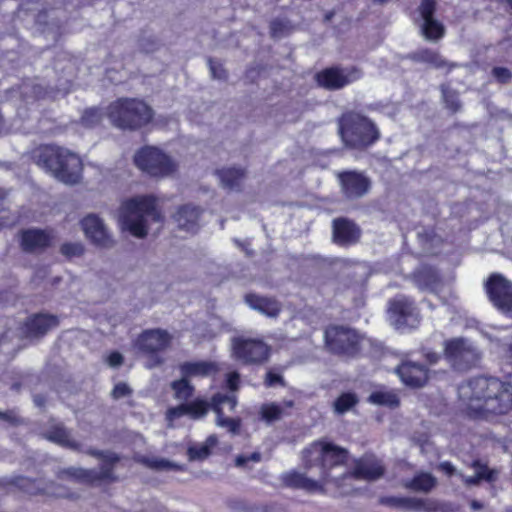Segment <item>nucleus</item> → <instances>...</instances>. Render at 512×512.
I'll list each match as a JSON object with an SVG mask.
<instances>
[{
    "label": "nucleus",
    "instance_id": "f257e3e1",
    "mask_svg": "<svg viewBox=\"0 0 512 512\" xmlns=\"http://www.w3.org/2000/svg\"><path fill=\"white\" fill-rule=\"evenodd\" d=\"M346 458V449L330 442H314L303 450L302 459L306 468L320 464L319 479L314 480L302 473L291 471L282 475V481L287 486L301 488L308 492H323L327 485H342L335 470L344 463Z\"/></svg>",
    "mask_w": 512,
    "mask_h": 512
},
{
    "label": "nucleus",
    "instance_id": "f03ea898",
    "mask_svg": "<svg viewBox=\"0 0 512 512\" xmlns=\"http://www.w3.org/2000/svg\"><path fill=\"white\" fill-rule=\"evenodd\" d=\"M469 410L479 414H505L512 410V385L494 377H477L458 388Z\"/></svg>",
    "mask_w": 512,
    "mask_h": 512
},
{
    "label": "nucleus",
    "instance_id": "7ed1b4c3",
    "mask_svg": "<svg viewBox=\"0 0 512 512\" xmlns=\"http://www.w3.org/2000/svg\"><path fill=\"white\" fill-rule=\"evenodd\" d=\"M163 214L158 208L156 197L142 195L124 201L119 209L121 229L132 236L145 238L150 229V223H162Z\"/></svg>",
    "mask_w": 512,
    "mask_h": 512
},
{
    "label": "nucleus",
    "instance_id": "20e7f679",
    "mask_svg": "<svg viewBox=\"0 0 512 512\" xmlns=\"http://www.w3.org/2000/svg\"><path fill=\"white\" fill-rule=\"evenodd\" d=\"M33 157L38 166L65 184H76L81 179L82 161L67 149L42 146L34 151Z\"/></svg>",
    "mask_w": 512,
    "mask_h": 512
},
{
    "label": "nucleus",
    "instance_id": "39448f33",
    "mask_svg": "<svg viewBox=\"0 0 512 512\" xmlns=\"http://www.w3.org/2000/svg\"><path fill=\"white\" fill-rule=\"evenodd\" d=\"M111 123L123 130H137L149 124L154 116L152 108L136 98H123L112 102L107 108Z\"/></svg>",
    "mask_w": 512,
    "mask_h": 512
},
{
    "label": "nucleus",
    "instance_id": "423d86ee",
    "mask_svg": "<svg viewBox=\"0 0 512 512\" xmlns=\"http://www.w3.org/2000/svg\"><path fill=\"white\" fill-rule=\"evenodd\" d=\"M339 131L344 143L350 147L361 148L378 139L374 124L360 114L349 112L339 121Z\"/></svg>",
    "mask_w": 512,
    "mask_h": 512
},
{
    "label": "nucleus",
    "instance_id": "0eeeda50",
    "mask_svg": "<svg viewBox=\"0 0 512 512\" xmlns=\"http://www.w3.org/2000/svg\"><path fill=\"white\" fill-rule=\"evenodd\" d=\"M174 336L161 328L147 329L138 335L134 342L135 348L144 355L150 356L146 366L152 368L163 363L159 353L169 349Z\"/></svg>",
    "mask_w": 512,
    "mask_h": 512
},
{
    "label": "nucleus",
    "instance_id": "6e6552de",
    "mask_svg": "<svg viewBox=\"0 0 512 512\" xmlns=\"http://www.w3.org/2000/svg\"><path fill=\"white\" fill-rule=\"evenodd\" d=\"M348 459V457L346 458ZM347 460L335 470L339 475L342 485H334L337 489H341L343 493H348L354 480L374 481L384 474V468L381 463L374 458H362L355 461L352 470L343 469Z\"/></svg>",
    "mask_w": 512,
    "mask_h": 512
},
{
    "label": "nucleus",
    "instance_id": "1a4fd4ad",
    "mask_svg": "<svg viewBox=\"0 0 512 512\" xmlns=\"http://www.w3.org/2000/svg\"><path fill=\"white\" fill-rule=\"evenodd\" d=\"M136 166L151 176L166 177L177 170L175 161L155 147H145L134 156Z\"/></svg>",
    "mask_w": 512,
    "mask_h": 512
},
{
    "label": "nucleus",
    "instance_id": "9d476101",
    "mask_svg": "<svg viewBox=\"0 0 512 512\" xmlns=\"http://www.w3.org/2000/svg\"><path fill=\"white\" fill-rule=\"evenodd\" d=\"M102 465L99 471L69 467L59 471L58 478L62 481L94 482L96 480H113L112 468L119 458L111 452L99 453Z\"/></svg>",
    "mask_w": 512,
    "mask_h": 512
},
{
    "label": "nucleus",
    "instance_id": "9b49d317",
    "mask_svg": "<svg viewBox=\"0 0 512 512\" xmlns=\"http://www.w3.org/2000/svg\"><path fill=\"white\" fill-rule=\"evenodd\" d=\"M270 354L269 346L259 339L237 337L232 340V355L247 364L266 361Z\"/></svg>",
    "mask_w": 512,
    "mask_h": 512
},
{
    "label": "nucleus",
    "instance_id": "f8f14e48",
    "mask_svg": "<svg viewBox=\"0 0 512 512\" xmlns=\"http://www.w3.org/2000/svg\"><path fill=\"white\" fill-rule=\"evenodd\" d=\"M444 351L447 359L458 369L472 367L480 359L477 347L463 338L446 341Z\"/></svg>",
    "mask_w": 512,
    "mask_h": 512
},
{
    "label": "nucleus",
    "instance_id": "ddd939ff",
    "mask_svg": "<svg viewBox=\"0 0 512 512\" xmlns=\"http://www.w3.org/2000/svg\"><path fill=\"white\" fill-rule=\"evenodd\" d=\"M486 291L492 304L512 317V282L501 274H492L486 282Z\"/></svg>",
    "mask_w": 512,
    "mask_h": 512
},
{
    "label": "nucleus",
    "instance_id": "4468645a",
    "mask_svg": "<svg viewBox=\"0 0 512 512\" xmlns=\"http://www.w3.org/2000/svg\"><path fill=\"white\" fill-rule=\"evenodd\" d=\"M389 316L397 329L415 327L419 323V314L413 302L399 296L390 302Z\"/></svg>",
    "mask_w": 512,
    "mask_h": 512
},
{
    "label": "nucleus",
    "instance_id": "2eb2a0df",
    "mask_svg": "<svg viewBox=\"0 0 512 512\" xmlns=\"http://www.w3.org/2000/svg\"><path fill=\"white\" fill-rule=\"evenodd\" d=\"M325 340L332 352L351 354L356 349L359 337L354 330L333 326L325 331Z\"/></svg>",
    "mask_w": 512,
    "mask_h": 512
},
{
    "label": "nucleus",
    "instance_id": "dca6fc26",
    "mask_svg": "<svg viewBox=\"0 0 512 512\" xmlns=\"http://www.w3.org/2000/svg\"><path fill=\"white\" fill-rule=\"evenodd\" d=\"M81 227L86 238L93 244L103 248L114 246L115 241L112 234L98 216L94 214L87 215L82 219Z\"/></svg>",
    "mask_w": 512,
    "mask_h": 512
},
{
    "label": "nucleus",
    "instance_id": "f3484780",
    "mask_svg": "<svg viewBox=\"0 0 512 512\" xmlns=\"http://www.w3.org/2000/svg\"><path fill=\"white\" fill-rule=\"evenodd\" d=\"M360 77L361 72L356 68H328L318 73L316 80L320 86L335 90L358 80Z\"/></svg>",
    "mask_w": 512,
    "mask_h": 512
},
{
    "label": "nucleus",
    "instance_id": "a211bd4d",
    "mask_svg": "<svg viewBox=\"0 0 512 512\" xmlns=\"http://www.w3.org/2000/svg\"><path fill=\"white\" fill-rule=\"evenodd\" d=\"M435 10V0H423L419 7L422 19L421 31L423 36L430 41H436L444 35V26L433 16Z\"/></svg>",
    "mask_w": 512,
    "mask_h": 512
},
{
    "label": "nucleus",
    "instance_id": "6ab92c4d",
    "mask_svg": "<svg viewBox=\"0 0 512 512\" xmlns=\"http://www.w3.org/2000/svg\"><path fill=\"white\" fill-rule=\"evenodd\" d=\"M20 246L23 251L29 253H38L49 247L55 236L50 230L26 229L19 234Z\"/></svg>",
    "mask_w": 512,
    "mask_h": 512
},
{
    "label": "nucleus",
    "instance_id": "aec40b11",
    "mask_svg": "<svg viewBox=\"0 0 512 512\" xmlns=\"http://www.w3.org/2000/svg\"><path fill=\"white\" fill-rule=\"evenodd\" d=\"M225 404L229 406L230 411H233L237 404L236 396L234 394L226 395L217 393L212 397L211 406L217 415L216 424L217 426L227 428L229 432L236 434L239 431L240 420L225 417L223 415V406Z\"/></svg>",
    "mask_w": 512,
    "mask_h": 512
},
{
    "label": "nucleus",
    "instance_id": "412c9836",
    "mask_svg": "<svg viewBox=\"0 0 512 512\" xmlns=\"http://www.w3.org/2000/svg\"><path fill=\"white\" fill-rule=\"evenodd\" d=\"M342 192L347 198L354 199L365 195L370 188V181L363 174L346 171L338 174Z\"/></svg>",
    "mask_w": 512,
    "mask_h": 512
},
{
    "label": "nucleus",
    "instance_id": "4be33fe9",
    "mask_svg": "<svg viewBox=\"0 0 512 512\" xmlns=\"http://www.w3.org/2000/svg\"><path fill=\"white\" fill-rule=\"evenodd\" d=\"M401 381L409 387H423L429 379L428 370L415 362L406 361L398 366L396 370Z\"/></svg>",
    "mask_w": 512,
    "mask_h": 512
},
{
    "label": "nucleus",
    "instance_id": "5701e85b",
    "mask_svg": "<svg viewBox=\"0 0 512 512\" xmlns=\"http://www.w3.org/2000/svg\"><path fill=\"white\" fill-rule=\"evenodd\" d=\"M30 494H41L53 498H77L78 494L54 482L27 481L23 485Z\"/></svg>",
    "mask_w": 512,
    "mask_h": 512
},
{
    "label": "nucleus",
    "instance_id": "b1692460",
    "mask_svg": "<svg viewBox=\"0 0 512 512\" xmlns=\"http://www.w3.org/2000/svg\"><path fill=\"white\" fill-rule=\"evenodd\" d=\"M201 209L191 204L180 206L173 215L178 228L187 232H195L199 227Z\"/></svg>",
    "mask_w": 512,
    "mask_h": 512
},
{
    "label": "nucleus",
    "instance_id": "393cba45",
    "mask_svg": "<svg viewBox=\"0 0 512 512\" xmlns=\"http://www.w3.org/2000/svg\"><path fill=\"white\" fill-rule=\"evenodd\" d=\"M360 238L359 228L351 221L346 219H336L333 222V239L339 245H351Z\"/></svg>",
    "mask_w": 512,
    "mask_h": 512
},
{
    "label": "nucleus",
    "instance_id": "a878e982",
    "mask_svg": "<svg viewBox=\"0 0 512 512\" xmlns=\"http://www.w3.org/2000/svg\"><path fill=\"white\" fill-rule=\"evenodd\" d=\"M180 371L184 377L203 378L215 375L219 371V367L211 361L185 362L180 365Z\"/></svg>",
    "mask_w": 512,
    "mask_h": 512
},
{
    "label": "nucleus",
    "instance_id": "bb28decb",
    "mask_svg": "<svg viewBox=\"0 0 512 512\" xmlns=\"http://www.w3.org/2000/svg\"><path fill=\"white\" fill-rule=\"evenodd\" d=\"M245 302L253 310H256L268 317L275 318L281 311V305L275 299L261 297L255 294H248L245 297Z\"/></svg>",
    "mask_w": 512,
    "mask_h": 512
},
{
    "label": "nucleus",
    "instance_id": "cd10ccee",
    "mask_svg": "<svg viewBox=\"0 0 512 512\" xmlns=\"http://www.w3.org/2000/svg\"><path fill=\"white\" fill-rule=\"evenodd\" d=\"M294 407L293 400H284L281 403L269 402L265 403L260 408V414L264 421L271 423L278 421L285 416H288L289 410Z\"/></svg>",
    "mask_w": 512,
    "mask_h": 512
},
{
    "label": "nucleus",
    "instance_id": "c85d7f7f",
    "mask_svg": "<svg viewBox=\"0 0 512 512\" xmlns=\"http://www.w3.org/2000/svg\"><path fill=\"white\" fill-rule=\"evenodd\" d=\"M381 502L391 507L404 508L408 510L430 511L435 509V504L432 501L419 498L387 497L383 498Z\"/></svg>",
    "mask_w": 512,
    "mask_h": 512
},
{
    "label": "nucleus",
    "instance_id": "c756f323",
    "mask_svg": "<svg viewBox=\"0 0 512 512\" xmlns=\"http://www.w3.org/2000/svg\"><path fill=\"white\" fill-rule=\"evenodd\" d=\"M415 284L422 291L439 293L442 290V282L436 272L431 268H423L414 276Z\"/></svg>",
    "mask_w": 512,
    "mask_h": 512
},
{
    "label": "nucleus",
    "instance_id": "7c9ffc66",
    "mask_svg": "<svg viewBox=\"0 0 512 512\" xmlns=\"http://www.w3.org/2000/svg\"><path fill=\"white\" fill-rule=\"evenodd\" d=\"M44 436L47 440L63 447L73 450L79 449V444L72 439L70 433L61 424H57L50 430H47Z\"/></svg>",
    "mask_w": 512,
    "mask_h": 512
},
{
    "label": "nucleus",
    "instance_id": "2f4dec72",
    "mask_svg": "<svg viewBox=\"0 0 512 512\" xmlns=\"http://www.w3.org/2000/svg\"><path fill=\"white\" fill-rule=\"evenodd\" d=\"M58 319L52 315H37L28 322V330L33 335H43L57 327Z\"/></svg>",
    "mask_w": 512,
    "mask_h": 512
},
{
    "label": "nucleus",
    "instance_id": "473e14b6",
    "mask_svg": "<svg viewBox=\"0 0 512 512\" xmlns=\"http://www.w3.org/2000/svg\"><path fill=\"white\" fill-rule=\"evenodd\" d=\"M437 480L430 473H419L404 486L416 492L428 493L436 486Z\"/></svg>",
    "mask_w": 512,
    "mask_h": 512
},
{
    "label": "nucleus",
    "instance_id": "72a5a7b5",
    "mask_svg": "<svg viewBox=\"0 0 512 512\" xmlns=\"http://www.w3.org/2000/svg\"><path fill=\"white\" fill-rule=\"evenodd\" d=\"M223 187L234 189L239 186L244 178V171L238 168H223L217 172Z\"/></svg>",
    "mask_w": 512,
    "mask_h": 512
},
{
    "label": "nucleus",
    "instance_id": "f704fd0d",
    "mask_svg": "<svg viewBox=\"0 0 512 512\" xmlns=\"http://www.w3.org/2000/svg\"><path fill=\"white\" fill-rule=\"evenodd\" d=\"M368 401L375 405H383L387 407H397L399 398L397 394L391 390H377L370 394Z\"/></svg>",
    "mask_w": 512,
    "mask_h": 512
},
{
    "label": "nucleus",
    "instance_id": "c9c22d12",
    "mask_svg": "<svg viewBox=\"0 0 512 512\" xmlns=\"http://www.w3.org/2000/svg\"><path fill=\"white\" fill-rule=\"evenodd\" d=\"M217 444V437L209 436L206 441L200 445L192 446L188 449L191 460H203L209 456L210 450Z\"/></svg>",
    "mask_w": 512,
    "mask_h": 512
},
{
    "label": "nucleus",
    "instance_id": "e433bc0d",
    "mask_svg": "<svg viewBox=\"0 0 512 512\" xmlns=\"http://www.w3.org/2000/svg\"><path fill=\"white\" fill-rule=\"evenodd\" d=\"M473 468L475 470V475L471 477H464L463 481L467 485H476L480 480L493 481L495 479L496 472L494 470H489L485 465L480 464L479 462H474Z\"/></svg>",
    "mask_w": 512,
    "mask_h": 512
},
{
    "label": "nucleus",
    "instance_id": "4c0bfd02",
    "mask_svg": "<svg viewBox=\"0 0 512 512\" xmlns=\"http://www.w3.org/2000/svg\"><path fill=\"white\" fill-rule=\"evenodd\" d=\"M358 403V398L354 393H343L334 402V411L343 414L353 408Z\"/></svg>",
    "mask_w": 512,
    "mask_h": 512
},
{
    "label": "nucleus",
    "instance_id": "58836bf2",
    "mask_svg": "<svg viewBox=\"0 0 512 512\" xmlns=\"http://www.w3.org/2000/svg\"><path fill=\"white\" fill-rule=\"evenodd\" d=\"M186 415L193 419H200L204 417L209 408V403L202 399H197L191 403L184 404Z\"/></svg>",
    "mask_w": 512,
    "mask_h": 512
},
{
    "label": "nucleus",
    "instance_id": "ea45409f",
    "mask_svg": "<svg viewBox=\"0 0 512 512\" xmlns=\"http://www.w3.org/2000/svg\"><path fill=\"white\" fill-rule=\"evenodd\" d=\"M171 386L175 392V397L179 400H187L194 391L193 386L188 381V377L184 376L180 380L174 381Z\"/></svg>",
    "mask_w": 512,
    "mask_h": 512
},
{
    "label": "nucleus",
    "instance_id": "a19ab883",
    "mask_svg": "<svg viewBox=\"0 0 512 512\" xmlns=\"http://www.w3.org/2000/svg\"><path fill=\"white\" fill-rule=\"evenodd\" d=\"M85 248L81 242H67L61 245L60 252L66 258L81 257Z\"/></svg>",
    "mask_w": 512,
    "mask_h": 512
},
{
    "label": "nucleus",
    "instance_id": "79ce46f5",
    "mask_svg": "<svg viewBox=\"0 0 512 512\" xmlns=\"http://www.w3.org/2000/svg\"><path fill=\"white\" fill-rule=\"evenodd\" d=\"M418 58L436 68H444L448 66V63L439 54L431 50L420 51L418 53Z\"/></svg>",
    "mask_w": 512,
    "mask_h": 512
},
{
    "label": "nucleus",
    "instance_id": "37998d69",
    "mask_svg": "<svg viewBox=\"0 0 512 512\" xmlns=\"http://www.w3.org/2000/svg\"><path fill=\"white\" fill-rule=\"evenodd\" d=\"M137 461L147 466L148 468L155 470H166L173 467L169 461L163 458L141 456L137 459Z\"/></svg>",
    "mask_w": 512,
    "mask_h": 512
},
{
    "label": "nucleus",
    "instance_id": "c03bdc74",
    "mask_svg": "<svg viewBox=\"0 0 512 512\" xmlns=\"http://www.w3.org/2000/svg\"><path fill=\"white\" fill-rule=\"evenodd\" d=\"M102 119V115L98 109L91 108L84 112L82 116V123L87 127H92L98 124Z\"/></svg>",
    "mask_w": 512,
    "mask_h": 512
},
{
    "label": "nucleus",
    "instance_id": "a18cd8bd",
    "mask_svg": "<svg viewBox=\"0 0 512 512\" xmlns=\"http://www.w3.org/2000/svg\"><path fill=\"white\" fill-rule=\"evenodd\" d=\"M211 75L214 79L225 80L227 78V71L224 69L222 64L217 61H208Z\"/></svg>",
    "mask_w": 512,
    "mask_h": 512
},
{
    "label": "nucleus",
    "instance_id": "49530a36",
    "mask_svg": "<svg viewBox=\"0 0 512 512\" xmlns=\"http://www.w3.org/2000/svg\"><path fill=\"white\" fill-rule=\"evenodd\" d=\"M289 31L286 23L280 20L273 21L271 23V34L273 37H282Z\"/></svg>",
    "mask_w": 512,
    "mask_h": 512
},
{
    "label": "nucleus",
    "instance_id": "de8ad7c7",
    "mask_svg": "<svg viewBox=\"0 0 512 512\" xmlns=\"http://www.w3.org/2000/svg\"><path fill=\"white\" fill-rule=\"evenodd\" d=\"M264 383H265V385L267 387H273V386H276V385H282L283 386L284 385V380H283V377L280 374L275 373L273 371H269L266 374Z\"/></svg>",
    "mask_w": 512,
    "mask_h": 512
},
{
    "label": "nucleus",
    "instance_id": "09e8293b",
    "mask_svg": "<svg viewBox=\"0 0 512 512\" xmlns=\"http://www.w3.org/2000/svg\"><path fill=\"white\" fill-rule=\"evenodd\" d=\"M184 415H186L184 404L174 407V408H170L166 413V418L169 422V426H172V422L175 419H177L181 416H184Z\"/></svg>",
    "mask_w": 512,
    "mask_h": 512
},
{
    "label": "nucleus",
    "instance_id": "8fccbe9b",
    "mask_svg": "<svg viewBox=\"0 0 512 512\" xmlns=\"http://www.w3.org/2000/svg\"><path fill=\"white\" fill-rule=\"evenodd\" d=\"M240 377L237 372H231L227 375L226 383L231 392H235L239 388Z\"/></svg>",
    "mask_w": 512,
    "mask_h": 512
},
{
    "label": "nucleus",
    "instance_id": "3c124183",
    "mask_svg": "<svg viewBox=\"0 0 512 512\" xmlns=\"http://www.w3.org/2000/svg\"><path fill=\"white\" fill-rule=\"evenodd\" d=\"M129 393H130V388L125 383H118L117 385H115V387L112 391V395L116 399L124 397V396L128 395Z\"/></svg>",
    "mask_w": 512,
    "mask_h": 512
},
{
    "label": "nucleus",
    "instance_id": "603ef678",
    "mask_svg": "<svg viewBox=\"0 0 512 512\" xmlns=\"http://www.w3.org/2000/svg\"><path fill=\"white\" fill-rule=\"evenodd\" d=\"M493 75L501 82H506L511 77L509 70L501 67L494 68Z\"/></svg>",
    "mask_w": 512,
    "mask_h": 512
},
{
    "label": "nucleus",
    "instance_id": "864d4df0",
    "mask_svg": "<svg viewBox=\"0 0 512 512\" xmlns=\"http://www.w3.org/2000/svg\"><path fill=\"white\" fill-rule=\"evenodd\" d=\"M107 363L110 367H118L123 363V356L119 352H112L107 357Z\"/></svg>",
    "mask_w": 512,
    "mask_h": 512
},
{
    "label": "nucleus",
    "instance_id": "5fc2aeb1",
    "mask_svg": "<svg viewBox=\"0 0 512 512\" xmlns=\"http://www.w3.org/2000/svg\"><path fill=\"white\" fill-rule=\"evenodd\" d=\"M439 468L447 475H453L456 472L455 467L449 462H443L439 465Z\"/></svg>",
    "mask_w": 512,
    "mask_h": 512
},
{
    "label": "nucleus",
    "instance_id": "6e6d98bb",
    "mask_svg": "<svg viewBox=\"0 0 512 512\" xmlns=\"http://www.w3.org/2000/svg\"><path fill=\"white\" fill-rule=\"evenodd\" d=\"M425 358L429 362V364L433 365L439 361L440 355L436 352L427 351L425 352Z\"/></svg>",
    "mask_w": 512,
    "mask_h": 512
},
{
    "label": "nucleus",
    "instance_id": "4d7b16f0",
    "mask_svg": "<svg viewBox=\"0 0 512 512\" xmlns=\"http://www.w3.org/2000/svg\"><path fill=\"white\" fill-rule=\"evenodd\" d=\"M445 101L449 104V107L452 110L456 111L459 108V103L455 99H452L451 101H449L447 96H445Z\"/></svg>",
    "mask_w": 512,
    "mask_h": 512
},
{
    "label": "nucleus",
    "instance_id": "13d9d810",
    "mask_svg": "<svg viewBox=\"0 0 512 512\" xmlns=\"http://www.w3.org/2000/svg\"><path fill=\"white\" fill-rule=\"evenodd\" d=\"M248 461V458L245 456H238L235 460V464L238 467L243 466Z\"/></svg>",
    "mask_w": 512,
    "mask_h": 512
},
{
    "label": "nucleus",
    "instance_id": "bf43d9fd",
    "mask_svg": "<svg viewBox=\"0 0 512 512\" xmlns=\"http://www.w3.org/2000/svg\"><path fill=\"white\" fill-rule=\"evenodd\" d=\"M12 224V222L6 221L5 217L0 215V227Z\"/></svg>",
    "mask_w": 512,
    "mask_h": 512
},
{
    "label": "nucleus",
    "instance_id": "052dcab7",
    "mask_svg": "<svg viewBox=\"0 0 512 512\" xmlns=\"http://www.w3.org/2000/svg\"><path fill=\"white\" fill-rule=\"evenodd\" d=\"M471 507H472L473 509H480V508L482 507V505H481L479 502H477V501H473V502L471 503Z\"/></svg>",
    "mask_w": 512,
    "mask_h": 512
},
{
    "label": "nucleus",
    "instance_id": "680f3d73",
    "mask_svg": "<svg viewBox=\"0 0 512 512\" xmlns=\"http://www.w3.org/2000/svg\"><path fill=\"white\" fill-rule=\"evenodd\" d=\"M251 459H252L253 461H259L260 456H259V454H256V453H255V454H252V455H251Z\"/></svg>",
    "mask_w": 512,
    "mask_h": 512
},
{
    "label": "nucleus",
    "instance_id": "e2e57ef3",
    "mask_svg": "<svg viewBox=\"0 0 512 512\" xmlns=\"http://www.w3.org/2000/svg\"><path fill=\"white\" fill-rule=\"evenodd\" d=\"M373 1L380 3V4H384V3L388 2L389 0H373Z\"/></svg>",
    "mask_w": 512,
    "mask_h": 512
}]
</instances>
